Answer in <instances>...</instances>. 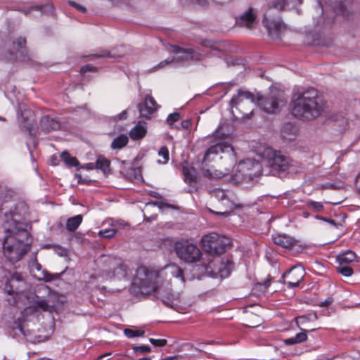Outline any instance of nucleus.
<instances>
[{
    "instance_id": "obj_1",
    "label": "nucleus",
    "mask_w": 360,
    "mask_h": 360,
    "mask_svg": "<svg viewBox=\"0 0 360 360\" xmlns=\"http://www.w3.org/2000/svg\"><path fill=\"white\" fill-rule=\"evenodd\" d=\"M174 278L185 282L184 271L178 265L170 264L159 271L153 268L140 266L137 268L134 283L143 294H149L158 290V294L162 302L167 307L175 309L176 302L179 301L180 295L174 293L171 289H165V286L171 284Z\"/></svg>"
},
{
    "instance_id": "obj_2",
    "label": "nucleus",
    "mask_w": 360,
    "mask_h": 360,
    "mask_svg": "<svg viewBox=\"0 0 360 360\" xmlns=\"http://www.w3.org/2000/svg\"><path fill=\"white\" fill-rule=\"evenodd\" d=\"M316 3L315 8L317 13V16L314 17V23L316 25H320L325 22H333V19L324 20L321 15L323 13L325 7L322 3L319 0H314ZM302 0H273L268 6L264 18L263 25L267 30L269 34L272 38L278 39L281 33L285 30V26L278 16V13L288 7H294L297 4H301ZM327 11V10L326 9Z\"/></svg>"
},
{
    "instance_id": "obj_3",
    "label": "nucleus",
    "mask_w": 360,
    "mask_h": 360,
    "mask_svg": "<svg viewBox=\"0 0 360 360\" xmlns=\"http://www.w3.org/2000/svg\"><path fill=\"white\" fill-rule=\"evenodd\" d=\"M29 233L22 223L13 219L8 227L5 226L2 245L4 254L11 262H18L30 249Z\"/></svg>"
},
{
    "instance_id": "obj_4",
    "label": "nucleus",
    "mask_w": 360,
    "mask_h": 360,
    "mask_svg": "<svg viewBox=\"0 0 360 360\" xmlns=\"http://www.w3.org/2000/svg\"><path fill=\"white\" fill-rule=\"evenodd\" d=\"M292 115L306 120H314L324 111V103L314 88H308L292 97Z\"/></svg>"
},
{
    "instance_id": "obj_5",
    "label": "nucleus",
    "mask_w": 360,
    "mask_h": 360,
    "mask_svg": "<svg viewBox=\"0 0 360 360\" xmlns=\"http://www.w3.org/2000/svg\"><path fill=\"white\" fill-rule=\"evenodd\" d=\"M257 154L261 158L264 166L269 169V173L274 176L287 171L291 166V160L289 157L271 147H260L257 149Z\"/></svg>"
},
{
    "instance_id": "obj_6",
    "label": "nucleus",
    "mask_w": 360,
    "mask_h": 360,
    "mask_svg": "<svg viewBox=\"0 0 360 360\" xmlns=\"http://www.w3.org/2000/svg\"><path fill=\"white\" fill-rule=\"evenodd\" d=\"M220 153H223L225 157L229 158L231 164L236 162V155L232 146L226 142L219 141L210 146L205 153L202 162V167L201 169V174L203 176L210 179H217L224 176V173L223 172L215 169L212 166L207 165V161L209 160V158L212 154L218 155Z\"/></svg>"
},
{
    "instance_id": "obj_7",
    "label": "nucleus",
    "mask_w": 360,
    "mask_h": 360,
    "mask_svg": "<svg viewBox=\"0 0 360 360\" xmlns=\"http://www.w3.org/2000/svg\"><path fill=\"white\" fill-rule=\"evenodd\" d=\"M97 263L100 267L98 276L103 281L121 279L127 276V266L120 258L101 255L97 259Z\"/></svg>"
},
{
    "instance_id": "obj_8",
    "label": "nucleus",
    "mask_w": 360,
    "mask_h": 360,
    "mask_svg": "<svg viewBox=\"0 0 360 360\" xmlns=\"http://www.w3.org/2000/svg\"><path fill=\"white\" fill-rule=\"evenodd\" d=\"M263 171L262 166L258 161L248 158L238 163L233 178L237 182H248L261 176Z\"/></svg>"
},
{
    "instance_id": "obj_9",
    "label": "nucleus",
    "mask_w": 360,
    "mask_h": 360,
    "mask_svg": "<svg viewBox=\"0 0 360 360\" xmlns=\"http://www.w3.org/2000/svg\"><path fill=\"white\" fill-rule=\"evenodd\" d=\"M287 99L283 91L274 89L265 97L258 96L257 104L266 113H276L286 105Z\"/></svg>"
},
{
    "instance_id": "obj_10",
    "label": "nucleus",
    "mask_w": 360,
    "mask_h": 360,
    "mask_svg": "<svg viewBox=\"0 0 360 360\" xmlns=\"http://www.w3.org/2000/svg\"><path fill=\"white\" fill-rule=\"evenodd\" d=\"M201 243L203 250L211 255L222 254L231 246V238L215 233L204 236Z\"/></svg>"
},
{
    "instance_id": "obj_11",
    "label": "nucleus",
    "mask_w": 360,
    "mask_h": 360,
    "mask_svg": "<svg viewBox=\"0 0 360 360\" xmlns=\"http://www.w3.org/2000/svg\"><path fill=\"white\" fill-rule=\"evenodd\" d=\"M25 288V282L20 275L15 274L6 283L4 291L7 296L6 298L11 305L18 304V298L23 292Z\"/></svg>"
},
{
    "instance_id": "obj_12",
    "label": "nucleus",
    "mask_w": 360,
    "mask_h": 360,
    "mask_svg": "<svg viewBox=\"0 0 360 360\" xmlns=\"http://www.w3.org/2000/svg\"><path fill=\"white\" fill-rule=\"evenodd\" d=\"M175 250L179 259L188 263L198 262L202 255L199 248L188 240L177 242L175 245Z\"/></svg>"
},
{
    "instance_id": "obj_13",
    "label": "nucleus",
    "mask_w": 360,
    "mask_h": 360,
    "mask_svg": "<svg viewBox=\"0 0 360 360\" xmlns=\"http://www.w3.org/2000/svg\"><path fill=\"white\" fill-rule=\"evenodd\" d=\"M255 103L254 95L246 90L238 89L237 94L234 95L229 102L230 107L238 110L243 115L252 113V110L248 112L249 109H245L247 105H252Z\"/></svg>"
},
{
    "instance_id": "obj_14",
    "label": "nucleus",
    "mask_w": 360,
    "mask_h": 360,
    "mask_svg": "<svg viewBox=\"0 0 360 360\" xmlns=\"http://www.w3.org/2000/svg\"><path fill=\"white\" fill-rule=\"evenodd\" d=\"M167 51L172 52L176 56L172 58H181V60H174V63H184L190 60H199L201 57V53L196 51L192 48L184 49L176 45H169L167 48Z\"/></svg>"
},
{
    "instance_id": "obj_15",
    "label": "nucleus",
    "mask_w": 360,
    "mask_h": 360,
    "mask_svg": "<svg viewBox=\"0 0 360 360\" xmlns=\"http://www.w3.org/2000/svg\"><path fill=\"white\" fill-rule=\"evenodd\" d=\"M53 309V305L51 304L49 300H44L39 296H34L30 301V306L26 307L22 313L27 316H31L32 314L39 311L51 312Z\"/></svg>"
},
{
    "instance_id": "obj_16",
    "label": "nucleus",
    "mask_w": 360,
    "mask_h": 360,
    "mask_svg": "<svg viewBox=\"0 0 360 360\" xmlns=\"http://www.w3.org/2000/svg\"><path fill=\"white\" fill-rule=\"evenodd\" d=\"M30 320L29 319V316L23 315V313H21L20 317H18L12 326V328L15 330V335H18L20 333L25 337L30 335L34 330L30 328Z\"/></svg>"
},
{
    "instance_id": "obj_17",
    "label": "nucleus",
    "mask_w": 360,
    "mask_h": 360,
    "mask_svg": "<svg viewBox=\"0 0 360 360\" xmlns=\"http://www.w3.org/2000/svg\"><path fill=\"white\" fill-rule=\"evenodd\" d=\"M236 25L240 27L252 30L257 25V15L252 8H249L236 20Z\"/></svg>"
},
{
    "instance_id": "obj_18",
    "label": "nucleus",
    "mask_w": 360,
    "mask_h": 360,
    "mask_svg": "<svg viewBox=\"0 0 360 360\" xmlns=\"http://www.w3.org/2000/svg\"><path fill=\"white\" fill-rule=\"evenodd\" d=\"M158 107L154 98L150 95H146L144 102L139 103L138 105L140 116L146 119H150Z\"/></svg>"
},
{
    "instance_id": "obj_19",
    "label": "nucleus",
    "mask_w": 360,
    "mask_h": 360,
    "mask_svg": "<svg viewBox=\"0 0 360 360\" xmlns=\"http://www.w3.org/2000/svg\"><path fill=\"white\" fill-rule=\"evenodd\" d=\"M29 266L31 269V271H34L35 270L37 271H42V277L39 278V280H43L46 282H50L51 281H53L59 277L58 274L53 275L51 274L49 272H47L46 270H42V267L41 264L37 262V258L34 257V259H32L30 264Z\"/></svg>"
},
{
    "instance_id": "obj_20",
    "label": "nucleus",
    "mask_w": 360,
    "mask_h": 360,
    "mask_svg": "<svg viewBox=\"0 0 360 360\" xmlns=\"http://www.w3.org/2000/svg\"><path fill=\"white\" fill-rule=\"evenodd\" d=\"M214 264L217 265V270L220 277L227 278L229 276L233 268V262L229 259L225 261H214Z\"/></svg>"
},
{
    "instance_id": "obj_21",
    "label": "nucleus",
    "mask_w": 360,
    "mask_h": 360,
    "mask_svg": "<svg viewBox=\"0 0 360 360\" xmlns=\"http://www.w3.org/2000/svg\"><path fill=\"white\" fill-rule=\"evenodd\" d=\"M40 127L43 131L49 132L59 129L60 124L59 122L55 119L49 116H44L40 120Z\"/></svg>"
},
{
    "instance_id": "obj_22",
    "label": "nucleus",
    "mask_w": 360,
    "mask_h": 360,
    "mask_svg": "<svg viewBox=\"0 0 360 360\" xmlns=\"http://www.w3.org/2000/svg\"><path fill=\"white\" fill-rule=\"evenodd\" d=\"M273 240L275 244L283 248H290L296 243V240L285 234H278L273 236Z\"/></svg>"
},
{
    "instance_id": "obj_23",
    "label": "nucleus",
    "mask_w": 360,
    "mask_h": 360,
    "mask_svg": "<svg viewBox=\"0 0 360 360\" xmlns=\"http://www.w3.org/2000/svg\"><path fill=\"white\" fill-rule=\"evenodd\" d=\"M297 136V127L291 123H285L281 129V136L283 139L291 141Z\"/></svg>"
},
{
    "instance_id": "obj_24",
    "label": "nucleus",
    "mask_w": 360,
    "mask_h": 360,
    "mask_svg": "<svg viewBox=\"0 0 360 360\" xmlns=\"http://www.w3.org/2000/svg\"><path fill=\"white\" fill-rule=\"evenodd\" d=\"M183 174L185 181L195 190L198 189V178L195 176V171L193 167H183Z\"/></svg>"
},
{
    "instance_id": "obj_25",
    "label": "nucleus",
    "mask_w": 360,
    "mask_h": 360,
    "mask_svg": "<svg viewBox=\"0 0 360 360\" xmlns=\"http://www.w3.org/2000/svg\"><path fill=\"white\" fill-rule=\"evenodd\" d=\"M147 133V127L145 122H139L129 131L130 137L134 140L143 138Z\"/></svg>"
},
{
    "instance_id": "obj_26",
    "label": "nucleus",
    "mask_w": 360,
    "mask_h": 360,
    "mask_svg": "<svg viewBox=\"0 0 360 360\" xmlns=\"http://www.w3.org/2000/svg\"><path fill=\"white\" fill-rule=\"evenodd\" d=\"M95 167L101 170L103 174H108L110 171V161L104 156L99 155L96 159Z\"/></svg>"
},
{
    "instance_id": "obj_27",
    "label": "nucleus",
    "mask_w": 360,
    "mask_h": 360,
    "mask_svg": "<svg viewBox=\"0 0 360 360\" xmlns=\"http://www.w3.org/2000/svg\"><path fill=\"white\" fill-rule=\"evenodd\" d=\"M356 258V254L352 250H347L345 252L338 255L337 262L338 264L348 265Z\"/></svg>"
},
{
    "instance_id": "obj_28",
    "label": "nucleus",
    "mask_w": 360,
    "mask_h": 360,
    "mask_svg": "<svg viewBox=\"0 0 360 360\" xmlns=\"http://www.w3.org/2000/svg\"><path fill=\"white\" fill-rule=\"evenodd\" d=\"M82 219L81 214L69 218L66 221V229L69 231H75L82 222Z\"/></svg>"
},
{
    "instance_id": "obj_29",
    "label": "nucleus",
    "mask_w": 360,
    "mask_h": 360,
    "mask_svg": "<svg viewBox=\"0 0 360 360\" xmlns=\"http://www.w3.org/2000/svg\"><path fill=\"white\" fill-rule=\"evenodd\" d=\"M128 141V136L125 134H121L113 139L111 143V148L112 149H121L127 144Z\"/></svg>"
},
{
    "instance_id": "obj_30",
    "label": "nucleus",
    "mask_w": 360,
    "mask_h": 360,
    "mask_svg": "<svg viewBox=\"0 0 360 360\" xmlns=\"http://www.w3.org/2000/svg\"><path fill=\"white\" fill-rule=\"evenodd\" d=\"M326 5H329L333 11V13H335L337 15H340L345 17L347 15V11L345 7V4L342 1L335 2L334 4L332 5V2L330 1H326Z\"/></svg>"
},
{
    "instance_id": "obj_31",
    "label": "nucleus",
    "mask_w": 360,
    "mask_h": 360,
    "mask_svg": "<svg viewBox=\"0 0 360 360\" xmlns=\"http://www.w3.org/2000/svg\"><path fill=\"white\" fill-rule=\"evenodd\" d=\"M246 313L247 319L250 321V323L247 324L248 327L256 328L261 324L262 319L259 316L255 315L253 313H249L248 311H246Z\"/></svg>"
},
{
    "instance_id": "obj_32",
    "label": "nucleus",
    "mask_w": 360,
    "mask_h": 360,
    "mask_svg": "<svg viewBox=\"0 0 360 360\" xmlns=\"http://www.w3.org/2000/svg\"><path fill=\"white\" fill-rule=\"evenodd\" d=\"M61 158L65 161L66 165L70 167H75L79 165V162L76 158L72 157L67 151H63L60 154Z\"/></svg>"
},
{
    "instance_id": "obj_33",
    "label": "nucleus",
    "mask_w": 360,
    "mask_h": 360,
    "mask_svg": "<svg viewBox=\"0 0 360 360\" xmlns=\"http://www.w3.org/2000/svg\"><path fill=\"white\" fill-rule=\"evenodd\" d=\"M26 44V40L23 37H19L13 42V49L9 51L11 56H13L17 51H20Z\"/></svg>"
},
{
    "instance_id": "obj_34",
    "label": "nucleus",
    "mask_w": 360,
    "mask_h": 360,
    "mask_svg": "<svg viewBox=\"0 0 360 360\" xmlns=\"http://www.w3.org/2000/svg\"><path fill=\"white\" fill-rule=\"evenodd\" d=\"M306 206L316 213L321 212L323 210V205L321 202L314 200L307 201Z\"/></svg>"
},
{
    "instance_id": "obj_35",
    "label": "nucleus",
    "mask_w": 360,
    "mask_h": 360,
    "mask_svg": "<svg viewBox=\"0 0 360 360\" xmlns=\"http://www.w3.org/2000/svg\"><path fill=\"white\" fill-rule=\"evenodd\" d=\"M336 270L345 277L351 276L354 273L353 269L348 265L338 264L336 267Z\"/></svg>"
},
{
    "instance_id": "obj_36",
    "label": "nucleus",
    "mask_w": 360,
    "mask_h": 360,
    "mask_svg": "<svg viewBox=\"0 0 360 360\" xmlns=\"http://www.w3.org/2000/svg\"><path fill=\"white\" fill-rule=\"evenodd\" d=\"M158 155L162 158V160H158L157 162L159 164H166L169 161V150L166 146H162L158 151Z\"/></svg>"
},
{
    "instance_id": "obj_37",
    "label": "nucleus",
    "mask_w": 360,
    "mask_h": 360,
    "mask_svg": "<svg viewBox=\"0 0 360 360\" xmlns=\"http://www.w3.org/2000/svg\"><path fill=\"white\" fill-rule=\"evenodd\" d=\"M124 333L127 338H132L134 337L143 336L144 335L145 332H144V330H134L132 329L126 328L124 330Z\"/></svg>"
},
{
    "instance_id": "obj_38",
    "label": "nucleus",
    "mask_w": 360,
    "mask_h": 360,
    "mask_svg": "<svg viewBox=\"0 0 360 360\" xmlns=\"http://www.w3.org/2000/svg\"><path fill=\"white\" fill-rule=\"evenodd\" d=\"M33 10L39 11L41 13H46V11H51L52 6L51 5L37 6L32 7L28 10H25L24 13L25 15H27L31 11H33Z\"/></svg>"
},
{
    "instance_id": "obj_39",
    "label": "nucleus",
    "mask_w": 360,
    "mask_h": 360,
    "mask_svg": "<svg viewBox=\"0 0 360 360\" xmlns=\"http://www.w3.org/2000/svg\"><path fill=\"white\" fill-rule=\"evenodd\" d=\"M116 231L114 229H106L98 232V236L105 238H111L114 236Z\"/></svg>"
},
{
    "instance_id": "obj_40",
    "label": "nucleus",
    "mask_w": 360,
    "mask_h": 360,
    "mask_svg": "<svg viewBox=\"0 0 360 360\" xmlns=\"http://www.w3.org/2000/svg\"><path fill=\"white\" fill-rule=\"evenodd\" d=\"M313 319H317V316L316 314L300 316L297 318V323L303 324L309 321H312Z\"/></svg>"
},
{
    "instance_id": "obj_41",
    "label": "nucleus",
    "mask_w": 360,
    "mask_h": 360,
    "mask_svg": "<svg viewBox=\"0 0 360 360\" xmlns=\"http://www.w3.org/2000/svg\"><path fill=\"white\" fill-rule=\"evenodd\" d=\"M181 60V58H172H172H168L167 59L160 62L156 66L153 67V70H157L158 69L162 68H164L167 65H169V64H171V63H174V60Z\"/></svg>"
},
{
    "instance_id": "obj_42",
    "label": "nucleus",
    "mask_w": 360,
    "mask_h": 360,
    "mask_svg": "<svg viewBox=\"0 0 360 360\" xmlns=\"http://www.w3.org/2000/svg\"><path fill=\"white\" fill-rule=\"evenodd\" d=\"M180 119V114L179 112H174L168 115L167 123L172 127L173 124Z\"/></svg>"
},
{
    "instance_id": "obj_43",
    "label": "nucleus",
    "mask_w": 360,
    "mask_h": 360,
    "mask_svg": "<svg viewBox=\"0 0 360 360\" xmlns=\"http://www.w3.org/2000/svg\"><path fill=\"white\" fill-rule=\"evenodd\" d=\"M308 330H302L300 333H298L295 336V342H297V344L302 343L304 341L307 340V333Z\"/></svg>"
},
{
    "instance_id": "obj_44",
    "label": "nucleus",
    "mask_w": 360,
    "mask_h": 360,
    "mask_svg": "<svg viewBox=\"0 0 360 360\" xmlns=\"http://www.w3.org/2000/svg\"><path fill=\"white\" fill-rule=\"evenodd\" d=\"M150 205L158 206L160 210H164L165 208H172V209L176 208V207L173 205L166 203V202H149L147 204V205Z\"/></svg>"
},
{
    "instance_id": "obj_45",
    "label": "nucleus",
    "mask_w": 360,
    "mask_h": 360,
    "mask_svg": "<svg viewBox=\"0 0 360 360\" xmlns=\"http://www.w3.org/2000/svg\"><path fill=\"white\" fill-rule=\"evenodd\" d=\"M212 195L219 200H223L226 198V192L220 188H217L213 191Z\"/></svg>"
},
{
    "instance_id": "obj_46",
    "label": "nucleus",
    "mask_w": 360,
    "mask_h": 360,
    "mask_svg": "<svg viewBox=\"0 0 360 360\" xmlns=\"http://www.w3.org/2000/svg\"><path fill=\"white\" fill-rule=\"evenodd\" d=\"M133 350L136 353H148L151 351L150 347L148 345L136 346L133 347Z\"/></svg>"
},
{
    "instance_id": "obj_47",
    "label": "nucleus",
    "mask_w": 360,
    "mask_h": 360,
    "mask_svg": "<svg viewBox=\"0 0 360 360\" xmlns=\"http://www.w3.org/2000/svg\"><path fill=\"white\" fill-rule=\"evenodd\" d=\"M149 342L155 347H163L167 345V340L165 339H154L150 338Z\"/></svg>"
},
{
    "instance_id": "obj_48",
    "label": "nucleus",
    "mask_w": 360,
    "mask_h": 360,
    "mask_svg": "<svg viewBox=\"0 0 360 360\" xmlns=\"http://www.w3.org/2000/svg\"><path fill=\"white\" fill-rule=\"evenodd\" d=\"M302 273L300 274L299 277L296 278V280H290L286 283L288 287L289 288H295L297 287L300 284V283L302 280Z\"/></svg>"
},
{
    "instance_id": "obj_49",
    "label": "nucleus",
    "mask_w": 360,
    "mask_h": 360,
    "mask_svg": "<svg viewBox=\"0 0 360 360\" xmlns=\"http://www.w3.org/2000/svg\"><path fill=\"white\" fill-rule=\"evenodd\" d=\"M98 58H115V56L111 53L110 51H102L100 53L94 55Z\"/></svg>"
},
{
    "instance_id": "obj_50",
    "label": "nucleus",
    "mask_w": 360,
    "mask_h": 360,
    "mask_svg": "<svg viewBox=\"0 0 360 360\" xmlns=\"http://www.w3.org/2000/svg\"><path fill=\"white\" fill-rule=\"evenodd\" d=\"M69 4L82 13H85L86 11V9L84 6H83L82 5H80L75 1H70Z\"/></svg>"
},
{
    "instance_id": "obj_51",
    "label": "nucleus",
    "mask_w": 360,
    "mask_h": 360,
    "mask_svg": "<svg viewBox=\"0 0 360 360\" xmlns=\"http://www.w3.org/2000/svg\"><path fill=\"white\" fill-rule=\"evenodd\" d=\"M214 136L215 137L219 138L220 140L224 139L226 137V134H225L222 131V127H218V129L215 131V132L214 133Z\"/></svg>"
},
{
    "instance_id": "obj_52",
    "label": "nucleus",
    "mask_w": 360,
    "mask_h": 360,
    "mask_svg": "<svg viewBox=\"0 0 360 360\" xmlns=\"http://www.w3.org/2000/svg\"><path fill=\"white\" fill-rule=\"evenodd\" d=\"M333 302V298L332 297H328L324 301L321 302L319 305L322 307H326L331 304Z\"/></svg>"
},
{
    "instance_id": "obj_53",
    "label": "nucleus",
    "mask_w": 360,
    "mask_h": 360,
    "mask_svg": "<svg viewBox=\"0 0 360 360\" xmlns=\"http://www.w3.org/2000/svg\"><path fill=\"white\" fill-rule=\"evenodd\" d=\"M127 117V110H123L119 115L115 116L114 120H115V121L124 120H126Z\"/></svg>"
},
{
    "instance_id": "obj_54",
    "label": "nucleus",
    "mask_w": 360,
    "mask_h": 360,
    "mask_svg": "<svg viewBox=\"0 0 360 360\" xmlns=\"http://www.w3.org/2000/svg\"><path fill=\"white\" fill-rule=\"evenodd\" d=\"M96 67H94L91 65H86L81 68V72L84 73L88 71H96Z\"/></svg>"
},
{
    "instance_id": "obj_55",
    "label": "nucleus",
    "mask_w": 360,
    "mask_h": 360,
    "mask_svg": "<svg viewBox=\"0 0 360 360\" xmlns=\"http://www.w3.org/2000/svg\"><path fill=\"white\" fill-rule=\"evenodd\" d=\"M191 125V121L190 120H184L181 122V127L183 129H188Z\"/></svg>"
},
{
    "instance_id": "obj_56",
    "label": "nucleus",
    "mask_w": 360,
    "mask_h": 360,
    "mask_svg": "<svg viewBox=\"0 0 360 360\" xmlns=\"http://www.w3.org/2000/svg\"><path fill=\"white\" fill-rule=\"evenodd\" d=\"M284 342L285 345H292L297 344V342H295V337L287 338V339L284 340Z\"/></svg>"
},
{
    "instance_id": "obj_57",
    "label": "nucleus",
    "mask_w": 360,
    "mask_h": 360,
    "mask_svg": "<svg viewBox=\"0 0 360 360\" xmlns=\"http://www.w3.org/2000/svg\"><path fill=\"white\" fill-rule=\"evenodd\" d=\"M82 168L87 169V170H92L94 169H96L95 165L94 163H87L82 166Z\"/></svg>"
},
{
    "instance_id": "obj_58",
    "label": "nucleus",
    "mask_w": 360,
    "mask_h": 360,
    "mask_svg": "<svg viewBox=\"0 0 360 360\" xmlns=\"http://www.w3.org/2000/svg\"><path fill=\"white\" fill-rule=\"evenodd\" d=\"M323 221H326L335 227H338L339 226V224L338 223H336V221L332 219H328V218L324 217Z\"/></svg>"
},
{
    "instance_id": "obj_59",
    "label": "nucleus",
    "mask_w": 360,
    "mask_h": 360,
    "mask_svg": "<svg viewBox=\"0 0 360 360\" xmlns=\"http://www.w3.org/2000/svg\"><path fill=\"white\" fill-rule=\"evenodd\" d=\"M129 173L134 175L135 178L140 175V171L136 168H131L129 170Z\"/></svg>"
},
{
    "instance_id": "obj_60",
    "label": "nucleus",
    "mask_w": 360,
    "mask_h": 360,
    "mask_svg": "<svg viewBox=\"0 0 360 360\" xmlns=\"http://www.w3.org/2000/svg\"><path fill=\"white\" fill-rule=\"evenodd\" d=\"M295 273V267H292L289 271H288L287 272L284 273L283 274L282 277L284 278V277H285L288 275H292Z\"/></svg>"
},
{
    "instance_id": "obj_61",
    "label": "nucleus",
    "mask_w": 360,
    "mask_h": 360,
    "mask_svg": "<svg viewBox=\"0 0 360 360\" xmlns=\"http://www.w3.org/2000/svg\"><path fill=\"white\" fill-rule=\"evenodd\" d=\"M112 354L110 352H108V353H106V354H104L103 355H101L100 356L98 357V359L96 360H108L106 359L107 356H110Z\"/></svg>"
},
{
    "instance_id": "obj_62",
    "label": "nucleus",
    "mask_w": 360,
    "mask_h": 360,
    "mask_svg": "<svg viewBox=\"0 0 360 360\" xmlns=\"http://www.w3.org/2000/svg\"><path fill=\"white\" fill-rule=\"evenodd\" d=\"M216 214L223 216V217H227L229 215V212H216Z\"/></svg>"
},
{
    "instance_id": "obj_63",
    "label": "nucleus",
    "mask_w": 360,
    "mask_h": 360,
    "mask_svg": "<svg viewBox=\"0 0 360 360\" xmlns=\"http://www.w3.org/2000/svg\"><path fill=\"white\" fill-rule=\"evenodd\" d=\"M202 45L204 46H210V41H202Z\"/></svg>"
},
{
    "instance_id": "obj_64",
    "label": "nucleus",
    "mask_w": 360,
    "mask_h": 360,
    "mask_svg": "<svg viewBox=\"0 0 360 360\" xmlns=\"http://www.w3.org/2000/svg\"><path fill=\"white\" fill-rule=\"evenodd\" d=\"M302 216L304 218H308L310 216V214L308 212L304 211V212H302Z\"/></svg>"
}]
</instances>
